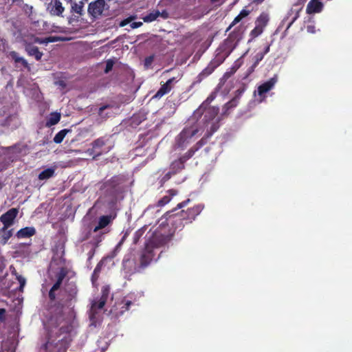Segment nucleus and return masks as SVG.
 I'll use <instances>...</instances> for the list:
<instances>
[{
	"label": "nucleus",
	"instance_id": "obj_55",
	"mask_svg": "<svg viewBox=\"0 0 352 352\" xmlns=\"http://www.w3.org/2000/svg\"><path fill=\"white\" fill-rule=\"evenodd\" d=\"M6 310L3 308H0V322H4L6 320Z\"/></svg>",
	"mask_w": 352,
	"mask_h": 352
},
{
	"label": "nucleus",
	"instance_id": "obj_62",
	"mask_svg": "<svg viewBox=\"0 0 352 352\" xmlns=\"http://www.w3.org/2000/svg\"><path fill=\"white\" fill-rule=\"evenodd\" d=\"M231 71L230 72H227L225 73L224 74V77L225 78H229L230 76H231Z\"/></svg>",
	"mask_w": 352,
	"mask_h": 352
},
{
	"label": "nucleus",
	"instance_id": "obj_20",
	"mask_svg": "<svg viewBox=\"0 0 352 352\" xmlns=\"http://www.w3.org/2000/svg\"><path fill=\"white\" fill-rule=\"evenodd\" d=\"M36 234V230L34 227H25L21 228L16 233V236L18 239L28 238L34 236Z\"/></svg>",
	"mask_w": 352,
	"mask_h": 352
},
{
	"label": "nucleus",
	"instance_id": "obj_49",
	"mask_svg": "<svg viewBox=\"0 0 352 352\" xmlns=\"http://www.w3.org/2000/svg\"><path fill=\"white\" fill-rule=\"evenodd\" d=\"M245 91V87L243 85L241 88L238 89L235 91V96L234 98H237V100L239 101L241 95L244 93Z\"/></svg>",
	"mask_w": 352,
	"mask_h": 352
},
{
	"label": "nucleus",
	"instance_id": "obj_8",
	"mask_svg": "<svg viewBox=\"0 0 352 352\" xmlns=\"http://www.w3.org/2000/svg\"><path fill=\"white\" fill-rule=\"evenodd\" d=\"M278 82V76L274 75L272 78H270L266 82L260 85L257 88V94L260 98V101L262 102L266 98V94L272 90L276 82Z\"/></svg>",
	"mask_w": 352,
	"mask_h": 352
},
{
	"label": "nucleus",
	"instance_id": "obj_31",
	"mask_svg": "<svg viewBox=\"0 0 352 352\" xmlns=\"http://www.w3.org/2000/svg\"><path fill=\"white\" fill-rule=\"evenodd\" d=\"M210 138V134H205L204 136L197 142L195 145L192 146V148H196V151H197L199 148H201L204 145H205L208 142V140Z\"/></svg>",
	"mask_w": 352,
	"mask_h": 352
},
{
	"label": "nucleus",
	"instance_id": "obj_21",
	"mask_svg": "<svg viewBox=\"0 0 352 352\" xmlns=\"http://www.w3.org/2000/svg\"><path fill=\"white\" fill-rule=\"evenodd\" d=\"M239 102V101L237 100V98H233L226 103L223 107L222 116L229 115L231 110L235 108L238 105Z\"/></svg>",
	"mask_w": 352,
	"mask_h": 352
},
{
	"label": "nucleus",
	"instance_id": "obj_1",
	"mask_svg": "<svg viewBox=\"0 0 352 352\" xmlns=\"http://www.w3.org/2000/svg\"><path fill=\"white\" fill-rule=\"evenodd\" d=\"M171 237L170 234H163L155 231L146 238L144 247L140 252L139 270L142 272L151 264L155 256L154 249L165 245L171 240Z\"/></svg>",
	"mask_w": 352,
	"mask_h": 352
},
{
	"label": "nucleus",
	"instance_id": "obj_50",
	"mask_svg": "<svg viewBox=\"0 0 352 352\" xmlns=\"http://www.w3.org/2000/svg\"><path fill=\"white\" fill-rule=\"evenodd\" d=\"M110 294V287L109 285H104L102 287L101 294L104 296H109Z\"/></svg>",
	"mask_w": 352,
	"mask_h": 352
},
{
	"label": "nucleus",
	"instance_id": "obj_63",
	"mask_svg": "<svg viewBox=\"0 0 352 352\" xmlns=\"http://www.w3.org/2000/svg\"><path fill=\"white\" fill-rule=\"evenodd\" d=\"M235 24L236 23H230V26L227 28L226 32L230 30L232 28V27L234 26Z\"/></svg>",
	"mask_w": 352,
	"mask_h": 352
},
{
	"label": "nucleus",
	"instance_id": "obj_54",
	"mask_svg": "<svg viewBox=\"0 0 352 352\" xmlns=\"http://www.w3.org/2000/svg\"><path fill=\"white\" fill-rule=\"evenodd\" d=\"M128 23H119L120 27H124ZM130 27L133 29L138 28L140 27L143 23H129Z\"/></svg>",
	"mask_w": 352,
	"mask_h": 352
},
{
	"label": "nucleus",
	"instance_id": "obj_57",
	"mask_svg": "<svg viewBox=\"0 0 352 352\" xmlns=\"http://www.w3.org/2000/svg\"><path fill=\"white\" fill-rule=\"evenodd\" d=\"M109 296H104V295H102L101 294V296L100 298V301H104V304H106L107 301V299H108Z\"/></svg>",
	"mask_w": 352,
	"mask_h": 352
},
{
	"label": "nucleus",
	"instance_id": "obj_19",
	"mask_svg": "<svg viewBox=\"0 0 352 352\" xmlns=\"http://www.w3.org/2000/svg\"><path fill=\"white\" fill-rule=\"evenodd\" d=\"M13 231L14 230L12 228L9 229V227L3 226L0 229V243L2 245H6L8 243V240L13 235Z\"/></svg>",
	"mask_w": 352,
	"mask_h": 352
},
{
	"label": "nucleus",
	"instance_id": "obj_4",
	"mask_svg": "<svg viewBox=\"0 0 352 352\" xmlns=\"http://www.w3.org/2000/svg\"><path fill=\"white\" fill-rule=\"evenodd\" d=\"M198 129H194L192 127L184 128L176 138V144L179 148H184L190 143V141L192 137H194L197 133Z\"/></svg>",
	"mask_w": 352,
	"mask_h": 352
},
{
	"label": "nucleus",
	"instance_id": "obj_27",
	"mask_svg": "<svg viewBox=\"0 0 352 352\" xmlns=\"http://www.w3.org/2000/svg\"><path fill=\"white\" fill-rule=\"evenodd\" d=\"M70 129H64L60 130L58 133L56 134V135L54 138V142L56 144H60L63 139L65 138V135L70 132Z\"/></svg>",
	"mask_w": 352,
	"mask_h": 352
},
{
	"label": "nucleus",
	"instance_id": "obj_24",
	"mask_svg": "<svg viewBox=\"0 0 352 352\" xmlns=\"http://www.w3.org/2000/svg\"><path fill=\"white\" fill-rule=\"evenodd\" d=\"M61 116L60 113L54 112L50 113L49 118L46 121V126L50 127L59 122Z\"/></svg>",
	"mask_w": 352,
	"mask_h": 352
},
{
	"label": "nucleus",
	"instance_id": "obj_14",
	"mask_svg": "<svg viewBox=\"0 0 352 352\" xmlns=\"http://www.w3.org/2000/svg\"><path fill=\"white\" fill-rule=\"evenodd\" d=\"M116 217V213L100 217L98 219V225L93 230L94 232H96L100 230L104 229L109 225L111 224Z\"/></svg>",
	"mask_w": 352,
	"mask_h": 352
},
{
	"label": "nucleus",
	"instance_id": "obj_56",
	"mask_svg": "<svg viewBox=\"0 0 352 352\" xmlns=\"http://www.w3.org/2000/svg\"><path fill=\"white\" fill-rule=\"evenodd\" d=\"M102 234L99 235L94 242L95 246H98V243L102 241Z\"/></svg>",
	"mask_w": 352,
	"mask_h": 352
},
{
	"label": "nucleus",
	"instance_id": "obj_9",
	"mask_svg": "<svg viewBox=\"0 0 352 352\" xmlns=\"http://www.w3.org/2000/svg\"><path fill=\"white\" fill-rule=\"evenodd\" d=\"M106 6L104 0H96L89 4L88 12L94 18H98L102 14Z\"/></svg>",
	"mask_w": 352,
	"mask_h": 352
},
{
	"label": "nucleus",
	"instance_id": "obj_10",
	"mask_svg": "<svg viewBox=\"0 0 352 352\" xmlns=\"http://www.w3.org/2000/svg\"><path fill=\"white\" fill-rule=\"evenodd\" d=\"M180 78L173 77L169 78L166 82L164 84H161V87L159 90L156 92V94L153 96V98L160 99L164 95L168 94L173 88L174 85L177 83Z\"/></svg>",
	"mask_w": 352,
	"mask_h": 352
},
{
	"label": "nucleus",
	"instance_id": "obj_18",
	"mask_svg": "<svg viewBox=\"0 0 352 352\" xmlns=\"http://www.w3.org/2000/svg\"><path fill=\"white\" fill-rule=\"evenodd\" d=\"M323 3L319 0H310L307 3L306 11L308 14L318 13L322 10Z\"/></svg>",
	"mask_w": 352,
	"mask_h": 352
},
{
	"label": "nucleus",
	"instance_id": "obj_38",
	"mask_svg": "<svg viewBox=\"0 0 352 352\" xmlns=\"http://www.w3.org/2000/svg\"><path fill=\"white\" fill-rule=\"evenodd\" d=\"M154 59H155V55L154 54H152V55H150L148 56H146L145 58V59H144V67L146 69L149 68L152 65V64H153V63L154 61Z\"/></svg>",
	"mask_w": 352,
	"mask_h": 352
},
{
	"label": "nucleus",
	"instance_id": "obj_61",
	"mask_svg": "<svg viewBox=\"0 0 352 352\" xmlns=\"http://www.w3.org/2000/svg\"><path fill=\"white\" fill-rule=\"evenodd\" d=\"M94 252H95V250H91V251L89 252V259H91V258L93 257V256H94Z\"/></svg>",
	"mask_w": 352,
	"mask_h": 352
},
{
	"label": "nucleus",
	"instance_id": "obj_40",
	"mask_svg": "<svg viewBox=\"0 0 352 352\" xmlns=\"http://www.w3.org/2000/svg\"><path fill=\"white\" fill-rule=\"evenodd\" d=\"M16 279L17 280L19 281L20 285H19V290L21 291V292H23V287L26 283V280L24 277H23L21 275H18L16 276Z\"/></svg>",
	"mask_w": 352,
	"mask_h": 352
},
{
	"label": "nucleus",
	"instance_id": "obj_26",
	"mask_svg": "<svg viewBox=\"0 0 352 352\" xmlns=\"http://www.w3.org/2000/svg\"><path fill=\"white\" fill-rule=\"evenodd\" d=\"M133 305V302L131 300H126L124 298L121 300V302L118 304L120 307L119 314L120 315L123 314L125 311H128L130 307Z\"/></svg>",
	"mask_w": 352,
	"mask_h": 352
},
{
	"label": "nucleus",
	"instance_id": "obj_6",
	"mask_svg": "<svg viewBox=\"0 0 352 352\" xmlns=\"http://www.w3.org/2000/svg\"><path fill=\"white\" fill-rule=\"evenodd\" d=\"M68 270L66 267H60L59 271L56 274V282L52 285L48 293V297L51 302L55 301L56 298V291L60 288L63 280L67 276Z\"/></svg>",
	"mask_w": 352,
	"mask_h": 352
},
{
	"label": "nucleus",
	"instance_id": "obj_35",
	"mask_svg": "<svg viewBox=\"0 0 352 352\" xmlns=\"http://www.w3.org/2000/svg\"><path fill=\"white\" fill-rule=\"evenodd\" d=\"M105 305V304H104V301H100V300H98V301H94L92 302L91 304V312H96L97 309H101L104 307V306Z\"/></svg>",
	"mask_w": 352,
	"mask_h": 352
},
{
	"label": "nucleus",
	"instance_id": "obj_58",
	"mask_svg": "<svg viewBox=\"0 0 352 352\" xmlns=\"http://www.w3.org/2000/svg\"><path fill=\"white\" fill-rule=\"evenodd\" d=\"M135 19V17L134 16H130L127 19H125L124 20H122L120 22H124V23H126V22H132L133 20Z\"/></svg>",
	"mask_w": 352,
	"mask_h": 352
},
{
	"label": "nucleus",
	"instance_id": "obj_42",
	"mask_svg": "<svg viewBox=\"0 0 352 352\" xmlns=\"http://www.w3.org/2000/svg\"><path fill=\"white\" fill-rule=\"evenodd\" d=\"M43 25L46 27H48L49 25H52V23H43ZM52 32H67V31L64 28H60L58 26H55V25H54V23H52Z\"/></svg>",
	"mask_w": 352,
	"mask_h": 352
},
{
	"label": "nucleus",
	"instance_id": "obj_41",
	"mask_svg": "<svg viewBox=\"0 0 352 352\" xmlns=\"http://www.w3.org/2000/svg\"><path fill=\"white\" fill-rule=\"evenodd\" d=\"M173 175H175V174L170 170L167 173H166L160 181L162 186L167 181H168Z\"/></svg>",
	"mask_w": 352,
	"mask_h": 352
},
{
	"label": "nucleus",
	"instance_id": "obj_46",
	"mask_svg": "<svg viewBox=\"0 0 352 352\" xmlns=\"http://www.w3.org/2000/svg\"><path fill=\"white\" fill-rule=\"evenodd\" d=\"M104 261H105V258H102L101 259L98 263V264L96 265L95 269L94 271L96 272L98 274H100V272L102 270V267L104 266Z\"/></svg>",
	"mask_w": 352,
	"mask_h": 352
},
{
	"label": "nucleus",
	"instance_id": "obj_30",
	"mask_svg": "<svg viewBox=\"0 0 352 352\" xmlns=\"http://www.w3.org/2000/svg\"><path fill=\"white\" fill-rule=\"evenodd\" d=\"M10 55L11 58L15 61V63H20L24 67L28 66V62L22 57H19V54L16 52H10Z\"/></svg>",
	"mask_w": 352,
	"mask_h": 352
},
{
	"label": "nucleus",
	"instance_id": "obj_5",
	"mask_svg": "<svg viewBox=\"0 0 352 352\" xmlns=\"http://www.w3.org/2000/svg\"><path fill=\"white\" fill-rule=\"evenodd\" d=\"M204 208L203 204H199L186 210H182L179 215V219L184 221L185 223H190L201 212Z\"/></svg>",
	"mask_w": 352,
	"mask_h": 352
},
{
	"label": "nucleus",
	"instance_id": "obj_25",
	"mask_svg": "<svg viewBox=\"0 0 352 352\" xmlns=\"http://www.w3.org/2000/svg\"><path fill=\"white\" fill-rule=\"evenodd\" d=\"M185 168V165L178 159L173 161L170 165V170L174 173L175 175L181 172Z\"/></svg>",
	"mask_w": 352,
	"mask_h": 352
},
{
	"label": "nucleus",
	"instance_id": "obj_7",
	"mask_svg": "<svg viewBox=\"0 0 352 352\" xmlns=\"http://www.w3.org/2000/svg\"><path fill=\"white\" fill-rule=\"evenodd\" d=\"M243 32V27L240 25L237 28L236 30L233 31L229 34L228 38L225 41L223 45L222 46L224 50L227 47L229 48L228 54H230L236 43L242 39Z\"/></svg>",
	"mask_w": 352,
	"mask_h": 352
},
{
	"label": "nucleus",
	"instance_id": "obj_47",
	"mask_svg": "<svg viewBox=\"0 0 352 352\" xmlns=\"http://www.w3.org/2000/svg\"><path fill=\"white\" fill-rule=\"evenodd\" d=\"M114 62L112 60H108L106 63V67L104 69V73L107 74L110 71H111L113 67Z\"/></svg>",
	"mask_w": 352,
	"mask_h": 352
},
{
	"label": "nucleus",
	"instance_id": "obj_45",
	"mask_svg": "<svg viewBox=\"0 0 352 352\" xmlns=\"http://www.w3.org/2000/svg\"><path fill=\"white\" fill-rule=\"evenodd\" d=\"M270 20L269 15L266 13H262L256 19V22H268Z\"/></svg>",
	"mask_w": 352,
	"mask_h": 352
},
{
	"label": "nucleus",
	"instance_id": "obj_52",
	"mask_svg": "<svg viewBox=\"0 0 352 352\" xmlns=\"http://www.w3.org/2000/svg\"><path fill=\"white\" fill-rule=\"evenodd\" d=\"M99 276L100 274L97 273L95 271L93 272V274L91 275V282L93 285H94L98 281Z\"/></svg>",
	"mask_w": 352,
	"mask_h": 352
},
{
	"label": "nucleus",
	"instance_id": "obj_36",
	"mask_svg": "<svg viewBox=\"0 0 352 352\" xmlns=\"http://www.w3.org/2000/svg\"><path fill=\"white\" fill-rule=\"evenodd\" d=\"M144 233V230L143 228H140L138 230L133 234V243L137 244L140 241V238Z\"/></svg>",
	"mask_w": 352,
	"mask_h": 352
},
{
	"label": "nucleus",
	"instance_id": "obj_39",
	"mask_svg": "<svg viewBox=\"0 0 352 352\" xmlns=\"http://www.w3.org/2000/svg\"><path fill=\"white\" fill-rule=\"evenodd\" d=\"M243 61L239 58L237 59L233 64L232 67L230 68L231 74H234L241 66Z\"/></svg>",
	"mask_w": 352,
	"mask_h": 352
},
{
	"label": "nucleus",
	"instance_id": "obj_51",
	"mask_svg": "<svg viewBox=\"0 0 352 352\" xmlns=\"http://www.w3.org/2000/svg\"><path fill=\"white\" fill-rule=\"evenodd\" d=\"M82 7H83L82 3H81L80 5L74 3V5L72 6V9L74 10L75 12L80 13L82 11Z\"/></svg>",
	"mask_w": 352,
	"mask_h": 352
},
{
	"label": "nucleus",
	"instance_id": "obj_3",
	"mask_svg": "<svg viewBox=\"0 0 352 352\" xmlns=\"http://www.w3.org/2000/svg\"><path fill=\"white\" fill-rule=\"evenodd\" d=\"M106 144V140L104 137H100L95 140L91 143V147L89 148L86 153L91 156L94 160H96L100 155L107 153L110 150L111 147L102 149V147Z\"/></svg>",
	"mask_w": 352,
	"mask_h": 352
},
{
	"label": "nucleus",
	"instance_id": "obj_44",
	"mask_svg": "<svg viewBox=\"0 0 352 352\" xmlns=\"http://www.w3.org/2000/svg\"><path fill=\"white\" fill-rule=\"evenodd\" d=\"M219 127V124L217 122L213 123L211 125L210 129L208 130L206 133V134H210V137H211L213 135V133L218 130Z\"/></svg>",
	"mask_w": 352,
	"mask_h": 352
},
{
	"label": "nucleus",
	"instance_id": "obj_28",
	"mask_svg": "<svg viewBox=\"0 0 352 352\" xmlns=\"http://www.w3.org/2000/svg\"><path fill=\"white\" fill-rule=\"evenodd\" d=\"M215 96L213 94H211L199 106V107L197 109V111L201 112L202 113V111L208 108L209 104L212 102V101L214 99Z\"/></svg>",
	"mask_w": 352,
	"mask_h": 352
},
{
	"label": "nucleus",
	"instance_id": "obj_23",
	"mask_svg": "<svg viewBox=\"0 0 352 352\" xmlns=\"http://www.w3.org/2000/svg\"><path fill=\"white\" fill-rule=\"evenodd\" d=\"M168 193L169 194V195L164 196L157 201V206L163 207L167 204H168L171 200L172 197L177 194V191L175 189H170L168 190Z\"/></svg>",
	"mask_w": 352,
	"mask_h": 352
},
{
	"label": "nucleus",
	"instance_id": "obj_48",
	"mask_svg": "<svg viewBox=\"0 0 352 352\" xmlns=\"http://www.w3.org/2000/svg\"><path fill=\"white\" fill-rule=\"evenodd\" d=\"M55 85L58 86L62 89H64L67 87V83L63 79H58L54 82Z\"/></svg>",
	"mask_w": 352,
	"mask_h": 352
},
{
	"label": "nucleus",
	"instance_id": "obj_32",
	"mask_svg": "<svg viewBox=\"0 0 352 352\" xmlns=\"http://www.w3.org/2000/svg\"><path fill=\"white\" fill-rule=\"evenodd\" d=\"M263 31V26L261 24L256 25L250 32L252 39L258 36Z\"/></svg>",
	"mask_w": 352,
	"mask_h": 352
},
{
	"label": "nucleus",
	"instance_id": "obj_60",
	"mask_svg": "<svg viewBox=\"0 0 352 352\" xmlns=\"http://www.w3.org/2000/svg\"><path fill=\"white\" fill-rule=\"evenodd\" d=\"M269 51H270V45H267V46L265 47V49L264 52H263L262 53H263L264 55H265L267 53H268V52H269Z\"/></svg>",
	"mask_w": 352,
	"mask_h": 352
},
{
	"label": "nucleus",
	"instance_id": "obj_29",
	"mask_svg": "<svg viewBox=\"0 0 352 352\" xmlns=\"http://www.w3.org/2000/svg\"><path fill=\"white\" fill-rule=\"evenodd\" d=\"M195 152L196 148L191 147L186 153L181 156L179 160L185 165V163L195 155Z\"/></svg>",
	"mask_w": 352,
	"mask_h": 352
},
{
	"label": "nucleus",
	"instance_id": "obj_33",
	"mask_svg": "<svg viewBox=\"0 0 352 352\" xmlns=\"http://www.w3.org/2000/svg\"><path fill=\"white\" fill-rule=\"evenodd\" d=\"M160 14V12L159 11L153 12L144 17V22H152L156 20Z\"/></svg>",
	"mask_w": 352,
	"mask_h": 352
},
{
	"label": "nucleus",
	"instance_id": "obj_53",
	"mask_svg": "<svg viewBox=\"0 0 352 352\" xmlns=\"http://www.w3.org/2000/svg\"><path fill=\"white\" fill-rule=\"evenodd\" d=\"M190 201V199H187L186 200L183 201L181 203H179L177 205L176 209H180V208H182L186 206Z\"/></svg>",
	"mask_w": 352,
	"mask_h": 352
},
{
	"label": "nucleus",
	"instance_id": "obj_16",
	"mask_svg": "<svg viewBox=\"0 0 352 352\" xmlns=\"http://www.w3.org/2000/svg\"><path fill=\"white\" fill-rule=\"evenodd\" d=\"M34 43H38L37 42H30L25 45V50L28 54L30 56H34L36 60H40L43 55V52H40L38 47L34 46Z\"/></svg>",
	"mask_w": 352,
	"mask_h": 352
},
{
	"label": "nucleus",
	"instance_id": "obj_34",
	"mask_svg": "<svg viewBox=\"0 0 352 352\" xmlns=\"http://www.w3.org/2000/svg\"><path fill=\"white\" fill-rule=\"evenodd\" d=\"M219 113V108L217 107H209L207 110L205 117H207L208 114L209 119H213Z\"/></svg>",
	"mask_w": 352,
	"mask_h": 352
},
{
	"label": "nucleus",
	"instance_id": "obj_2",
	"mask_svg": "<svg viewBox=\"0 0 352 352\" xmlns=\"http://www.w3.org/2000/svg\"><path fill=\"white\" fill-rule=\"evenodd\" d=\"M14 28L16 31H14V35L16 41L23 43V45L30 42H37L39 44H47L49 43L59 41H65L71 39L69 37L60 36H49L43 38H38L35 36L34 33L31 30L28 29L27 27L22 26L21 23H19V25H15Z\"/></svg>",
	"mask_w": 352,
	"mask_h": 352
},
{
	"label": "nucleus",
	"instance_id": "obj_43",
	"mask_svg": "<svg viewBox=\"0 0 352 352\" xmlns=\"http://www.w3.org/2000/svg\"><path fill=\"white\" fill-rule=\"evenodd\" d=\"M264 54L262 52H258L254 56V63L253 64V67H256L257 65L259 63L260 61H261L264 57Z\"/></svg>",
	"mask_w": 352,
	"mask_h": 352
},
{
	"label": "nucleus",
	"instance_id": "obj_11",
	"mask_svg": "<svg viewBox=\"0 0 352 352\" xmlns=\"http://www.w3.org/2000/svg\"><path fill=\"white\" fill-rule=\"evenodd\" d=\"M122 267L126 273L133 274L140 273L139 270V264H136L135 260L131 258V255H126L122 261Z\"/></svg>",
	"mask_w": 352,
	"mask_h": 352
},
{
	"label": "nucleus",
	"instance_id": "obj_13",
	"mask_svg": "<svg viewBox=\"0 0 352 352\" xmlns=\"http://www.w3.org/2000/svg\"><path fill=\"white\" fill-rule=\"evenodd\" d=\"M19 213L18 208H12L8 210L6 212L1 214L0 217V221L5 227L10 228L14 223V220Z\"/></svg>",
	"mask_w": 352,
	"mask_h": 352
},
{
	"label": "nucleus",
	"instance_id": "obj_59",
	"mask_svg": "<svg viewBox=\"0 0 352 352\" xmlns=\"http://www.w3.org/2000/svg\"><path fill=\"white\" fill-rule=\"evenodd\" d=\"M128 234L127 233H125L124 234V236H122V239L120 240V241L119 242V243L118 244V245H120L125 240V239L126 238Z\"/></svg>",
	"mask_w": 352,
	"mask_h": 352
},
{
	"label": "nucleus",
	"instance_id": "obj_15",
	"mask_svg": "<svg viewBox=\"0 0 352 352\" xmlns=\"http://www.w3.org/2000/svg\"><path fill=\"white\" fill-rule=\"evenodd\" d=\"M47 10L52 15L60 16L65 9L60 0H52L48 3Z\"/></svg>",
	"mask_w": 352,
	"mask_h": 352
},
{
	"label": "nucleus",
	"instance_id": "obj_22",
	"mask_svg": "<svg viewBox=\"0 0 352 352\" xmlns=\"http://www.w3.org/2000/svg\"><path fill=\"white\" fill-rule=\"evenodd\" d=\"M55 171L54 167L47 168L38 174V179L41 181L47 180L55 175Z\"/></svg>",
	"mask_w": 352,
	"mask_h": 352
},
{
	"label": "nucleus",
	"instance_id": "obj_37",
	"mask_svg": "<svg viewBox=\"0 0 352 352\" xmlns=\"http://www.w3.org/2000/svg\"><path fill=\"white\" fill-rule=\"evenodd\" d=\"M250 12L245 9H243L240 13L234 18L232 22H240L243 18L249 14Z\"/></svg>",
	"mask_w": 352,
	"mask_h": 352
},
{
	"label": "nucleus",
	"instance_id": "obj_64",
	"mask_svg": "<svg viewBox=\"0 0 352 352\" xmlns=\"http://www.w3.org/2000/svg\"><path fill=\"white\" fill-rule=\"evenodd\" d=\"M106 108H107V106H103V107H100L99 109L100 113H101Z\"/></svg>",
	"mask_w": 352,
	"mask_h": 352
},
{
	"label": "nucleus",
	"instance_id": "obj_12",
	"mask_svg": "<svg viewBox=\"0 0 352 352\" xmlns=\"http://www.w3.org/2000/svg\"><path fill=\"white\" fill-rule=\"evenodd\" d=\"M121 183L119 176L115 175L111 179L104 182L100 187L101 190H104L109 194H113L118 191V186Z\"/></svg>",
	"mask_w": 352,
	"mask_h": 352
},
{
	"label": "nucleus",
	"instance_id": "obj_17",
	"mask_svg": "<svg viewBox=\"0 0 352 352\" xmlns=\"http://www.w3.org/2000/svg\"><path fill=\"white\" fill-rule=\"evenodd\" d=\"M220 64L221 62H219L218 60H212L210 61L208 66L199 74L198 77L199 80H201L203 78L211 74Z\"/></svg>",
	"mask_w": 352,
	"mask_h": 352
}]
</instances>
